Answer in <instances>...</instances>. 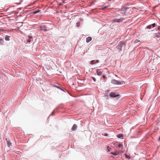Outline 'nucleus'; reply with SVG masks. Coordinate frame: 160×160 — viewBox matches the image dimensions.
I'll list each match as a JSON object with an SVG mask.
<instances>
[{
	"label": "nucleus",
	"instance_id": "f257e3e1",
	"mask_svg": "<svg viewBox=\"0 0 160 160\" xmlns=\"http://www.w3.org/2000/svg\"><path fill=\"white\" fill-rule=\"evenodd\" d=\"M124 43L122 42H120L118 44L117 46V48L119 50V51H121L122 50V47L124 45Z\"/></svg>",
	"mask_w": 160,
	"mask_h": 160
},
{
	"label": "nucleus",
	"instance_id": "f03ea898",
	"mask_svg": "<svg viewBox=\"0 0 160 160\" xmlns=\"http://www.w3.org/2000/svg\"><path fill=\"white\" fill-rule=\"evenodd\" d=\"M111 82L112 83L114 84L118 85L122 84V82H121V81H118L115 79L112 80L111 81Z\"/></svg>",
	"mask_w": 160,
	"mask_h": 160
},
{
	"label": "nucleus",
	"instance_id": "7ed1b4c3",
	"mask_svg": "<svg viewBox=\"0 0 160 160\" xmlns=\"http://www.w3.org/2000/svg\"><path fill=\"white\" fill-rule=\"evenodd\" d=\"M119 12L120 13V14H119L120 15H123L125 13V11L124 9H122L121 10H120Z\"/></svg>",
	"mask_w": 160,
	"mask_h": 160
},
{
	"label": "nucleus",
	"instance_id": "20e7f679",
	"mask_svg": "<svg viewBox=\"0 0 160 160\" xmlns=\"http://www.w3.org/2000/svg\"><path fill=\"white\" fill-rule=\"evenodd\" d=\"M7 141L8 146V147H10L12 145V143L9 140H8V138L6 139Z\"/></svg>",
	"mask_w": 160,
	"mask_h": 160
},
{
	"label": "nucleus",
	"instance_id": "39448f33",
	"mask_svg": "<svg viewBox=\"0 0 160 160\" xmlns=\"http://www.w3.org/2000/svg\"><path fill=\"white\" fill-rule=\"evenodd\" d=\"M110 96L112 97H115L118 96L115 95V93L114 92H111L110 93Z\"/></svg>",
	"mask_w": 160,
	"mask_h": 160
},
{
	"label": "nucleus",
	"instance_id": "423d86ee",
	"mask_svg": "<svg viewBox=\"0 0 160 160\" xmlns=\"http://www.w3.org/2000/svg\"><path fill=\"white\" fill-rule=\"evenodd\" d=\"M77 128V125L76 124H74L72 128V131H74L75 130H76V129Z\"/></svg>",
	"mask_w": 160,
	"mask_h": 160
},
{
	"label": "nucleus",
	"instance_id": "0eeeda50",
	"mask_svg": "<svg viewBox=\"0 0 160 160\" xmlns=\"http://www.w3.org/2000/svg\"><path fill=\"white\" fill-rule=\"evenodd\" d=\"M41 30V31H47V28L45 26L40 27Z\"/></svg>",
	"mask_w": 160,
	"mask_h": 160
},
{
	"label": "nucleus",
	"instance_id": "6e6552de",
	"mask_svg": "<svg viewBox=\"0 0 160 160\" xmlns=\"http://www.w3.org/2000/svg\"><path fill=\"white\" fill-rule=\"evenodd\" d=\"M116 145H118V146L121 149L120 150L121 151H122V145L121 143H118L116 144Z\"/></svg>",
	"mask_w": 160,
	"mask_h": 160
},
{
	"label": "nucleus",
	"instance_id": "1a4fd4ad",
	"mask_svg": "<svg viewBox=\"0 0 160 160\" xmlns=\"http://www.w3.org/2000/svg\"><path fill=\"white\" fill-rule=\"evenodd\" d=\"M92 39V38L90 37H89L87 38H86V42H90Z\"/></svg>",
	"mask_w": 160,
	"mask_h": 160
},
{
	"label": "nucleus",
	"instance_id": "9d476101",
	"mask_svg": "<svg viewBox=\"0 0 160 160\" xmlns=\"http://www.w3.org/2000/svg\"><path fill=\"white\" fill-rule=\"evenodd\" d=\"M10 37L6 35L5 37V40H6V41H9L10 40V39H9Z\"/></svg>",
	"mask_w": 160,
	"mask_h": 160
},
{
	"label": "nucleus",
	"instance_id": "9b49d317",
	"mask_svg": "<svg viewBox=\"0 0 160 160\" xmlns=\"http://www.w3.org/2000/svg\"><path fill=\"white\" fill-rule=\"evenodd\" d=\"M155 36L157 38L160 37V33H155Z\"/></svg>",
	"mask_w": 160,
	"mask_h": 160
},
{
	"label": "nucleus",
	"instance_id": "f8f14e48",
	"mask_svg": "<svg viewBox=\"0 0 160 160\" xmlns=\"http://www.w3.org/2000/svg\"><path fill=\"white\" fill-rule=\"evenodd\" d=\"M111 153L114 155H117L119 154V152H111Z\"/></svg>",
	"mask_w": 160,
	"mask_h": 160
},
{
	"label": "nucleus",
	"instance_id": "ddd939ff",
	"mask_svg": "<svg viewBox=\"0 0 160 160\" xmlns=\"http://www.w3.org/2000/svg\"><path fill=\"white\" fill-rule=\"evenodd\" d=\"M123 134H120L117 135V137L118 138H121L123 137Z\"/></svg>",
	"mask_w": 160,
	"mask_h": 160
},
{
	"label": "nucleus",
	"instance_id": "4468645a",
	"mask_svg": "<svg viewBox=\"0 0 160 160\" xmlns=\"http://www.w3.org/2000/svg\"><path fill=\"white\" fill-rule=\"evenodd\" d=\"M97 72L98 75V76H100L102 74V73L101 72L99 71L98 70L97 71Z\"/></svg>",
	"mask_w": 160,
	"mask_h": 160
},
{
	"label": "nucleus",
	"instance_id": "2eb2a0df",
	"mask_svg": "<svg viewBox=\"0 0 160 160\" xmlns=\"http://www.w3.org/2000/svg\"><path fill=\"white\" fill-rule=\"evenodd\" d=\"M4 41L3 39L0 38V43L3 44L4 43Z\"/></svg>",
	"mask_w": 160,
	"mask_h": 160
},
{
	"label": "nucleus",
	"instance_id": "dca6fc26",
	"mask_svg": "<svg viewBox=\"0 0 160 160\" xmlns=\"http://www.w3.org/2000/svg\"><path fill=\"white\" fill-rule=\"evenodd\" d=\"M119 22L118 19H115L113 20L112 21V22L113 23H114V22Z\"/></svg>",
	"mask_w": 160,
	"mask_h": 160
},
{
	"label": "nucleus",
	"instance_id": "f3484780",
	"mask_svg": "<svg viewBox=\"0 0 160 160\" xmlns=\"http://www.w3.org/2000/svg\"><path fill=\"white\" fill-rule=\"evenodd\" d=\"M40 12V10H37V11H33V13L34 14H36L38 12Z\"/></svg>",
	"mask_w": 160,
	"mask_h": 160
},
{
	"label": "nucleus",
	"instance_id": "a211bd4d",
	"mask_svg": "<svg viewBox=\"0 0 160 160\" xmlns=\"http://www.w3.org/2000/svg\"><path fill=\"white\" fill-rule=\"evenodd\" d=\"M124 20V18H121L119 19H118L119 22H122Z\"/></svg>",
	"mask_w": 160,
	"mask_h": 160
},
{
	"label": "nucleus",
	"instance_id": "6ab92c4d",
	"mask_svg": "<svg viewBox=\"0 0 160 160\" xmlns=\"http://www.w3.org/2000/svg\"><path fill=\"white\" fill-rule=\"evenodd\" d=\"M96 63L95 61L94 60H92L91 62V64H93Z\"/></svg>",
	"mask_w": 160,
	"mask_h": 160
},
{
	"label": "nucleus",
	"instance_id": "aec40b11",
	"mask_svg": "<svg viewBox=\"0 0 160 160\" xmlns=\"http://www.w3.org/2000/svg\"><path fill=\"white\" fill-rule=\"evenodd\" d=\"M125 156L127 158L130 159V156L128 155L127 154H125Z\"/></svg>",
	"mask_w": 160,
	"mask_h": 160
},
{
	"label": "nucleus",
	"instance_id": "412c9836",
	"mask_svg": "<svg viewBox=\"0 0 160 160\" xmlns=\"http://www.w3.org/2000/svg\"><path fill=\"white\" fill-rule=\"evenodd\" d=\"M152 26L151 25H149L147 26V28L148 29H150L151 28Z\"/></svg>",
	"mask_w": 160,
	"mask_h": 160
},
{
	"label": "nucleus",
	"instance_id": "4be33fe9",
	"mask_svg": "<svg viewBox=\"0 0 160 160\" xmlns=\"http://www.w3.org/2000/svg\"><path fill=\"white\" fill-rule=\"evenodd\" d=\"M111 148H110L109 146H108L107 147V150H108V152H110Z\"/></svg>",
	"mask_w": 160,
	"mask_h": 160
},
{
	"label": "nucleus",
	"instance_id": "5701e85b",
	"mask_svg": "<svg viewBox=\"0 0 160 160\" xmlns=\"http://www.w3.org/2000/svg\"><path fill=\"white\" fill-rule=\"evenodd\" d=\"M54 87H57V88H59V89H61V90H62V88H61L59 87V86H56V85H54Z\"/></svg>",
	"mask_w": 160,
	"mask_h": 160
},
{
	"label": "nucleus",
	"instance_id": "b1692460",
	"mask_svg": "<svg viewBox=\"0 0 160 160\" xmlns=\"http://www.w3.org/2000/svg\"><path fill=\"white\" fill-rule=\"evenodd\" d=\"M155 23L152 24L151 25L153 27H154L155 26Z\"/></svg>",
	"mask_w": 160,
	"mask_h": 160
},
{
	"label": "nucleus",
	"instance_id": "393cba45",
	"mask_svg": "<svg viewBox=\"0 0 160 160\" xmlns=\"http://www.w3.org/2000/svg\"><path fill=\"white\" fill-rule=\"evenodd\" d=\"M92 78L93 80H94V82H95V81H96V79L95 78H94V77H92Z\"/></svg>",
	"mask_w": 160,
	"mask_h": 160
},
{
	"label": "nucleus",
	"instance_id": "a878e982",
	"mask_svg": "<svg viewBox=\"0 0 160 160\" xmlns=\"http://www.w3.org/2000/svg\"><path fill=\"white\" fill-rule=\"evenodd\" d=\"M158 31H160V26L158 27Z\"/></svg>",
	"mask_w": 160,
	"mask_h": 160
},
{
	"label": "nucleus",
	"instance_id": "bb28decb",
	"mask_svg": "<svg viewBox=\"0 0 160 160\" xmlns=\"http://www.w3.org/2000/svg\"><path fill=\"white\" fill-rule=\"evenodd\" d=\"M98 62H99V60H97L96 61H95V62L96 63H98Z\"/></svg>",
	"mask_w": 160,
	"mask_h": 160
},
{
	"label": "nucleus",
	"instance_id": "cd10ccee",
	"mask_svg": "<svg viewBox=\"0 0 160 160\" xmlns=\"http://www.w3.org/2000/svg\"><path fill=\"white\" fill-rule=\"evenodd\" d=\"M102 77L104 78H106V77L105 76H103Z\"/></svg>",
	"mask_w": 160,
	"mask_h": 160
},
{
	"label": "nucleus",
	"instance_id": "c85d7f7f",
	"mask_svg": "<svg viewBox=\"0 0 160 160\" xmlns=\"http://www.w3.org/2000/svg\"><path fill=\"white\" fill-rule=\"evenodd\" d=\"M107 6H106V7H105L104 8H103V9L105 8H107Z\"/></svg>",
	"mask_w": 160,
	"mask_h": 160
},
{
	"label": "nucleus",
	"instance_id": "c756f323",
	"mask_svg": "<svg viewBox=\"0 0 160 160\" xmlns=\"http://www.w3.org/2000/svg\"><path fill=\"white\" fill-rule=\"evenodd\" d=\"M107 48L108 49H110V48H108V47Z\"/></svg>",
	"mask_w": 160,
	"mask_h": 160
},
{
	"label": "nucleus",
	"instance_id": "7c9ffc66",
	"mask_svg": "<svg viewBox=\"0 0 160 160\" xmlns=\"http://www.w3.org/2000/svg\"><path fill=\"white\" fill-rule=\"evenodd\" d=\"M159 140H160V137H159Z\"/></svg>",
	"mask_w": 160,
	"mask_h": 160
}]
</instances>
